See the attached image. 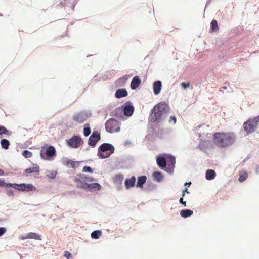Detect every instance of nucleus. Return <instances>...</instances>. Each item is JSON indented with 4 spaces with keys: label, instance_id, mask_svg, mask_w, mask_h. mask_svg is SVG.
I'll list each match as a JSON object with an SVG mask.
<instances>
[{
    "label": "nucleus",
    "instance_id": "nucleus-1",
    "mask_svg": "<svg viewBox=\"0 0 259 259\" xmlns=\"http://www.w3.org/2000/svg\"><path fill=\"white\" fill-rule=\"evenodd\" d=\"M170 111L169 105L165 101L156 104L150 110L148 118V125L156 123L161 124L167 117Z\"/></svg>",
    "mask_w": 259,
    "mask_h": 259
},
{
    "label": "nucleus",
    "instance_id": "nucleus-2",
    "mask_svg": "<svg viewBox=\"0 0 259 259\" xmlns=\"http://www.w3.org/2000/svg\"><path fill=\"white\" fill-rule=\"evenodd\" d=\"M237 140L236 134L232 132H215L212 135L214 144L218 147L225 148L234 145Z\"/></svg>",
    "mask_w": 259,
    "mask_h": 259
},
{
    "label": "nucleus",
    "instance_id": "nucleus-3",
    "mask_svg": "<svg viewBox=\"0 0 259 259\" xmlns=\"http://www.w3.org/2000/svg\"><path fill=\"white\" fill-rule=\"evenodd\" d=\"M156 161L158 167L168 174L172 175L176 163V157L170 153H163L156 156Z\"/></svg>",
    "mask_w": 259,
    "mask_h": 259
},
{
    "label": "nucleus",
    "instance_id": "nucleus-4",
    "mask_svg": "<svg viewBox=\"0 0 259 259\" xmlns=\"http://www.w3.org/2000/svg\"><path fill=\"white\" fill-rule=\"evenodd\" d=\"M115 152V147L111 143H103L98 148L97 156L100 159L109 158Z\"/></svg>",
    "mask_w": 259,
    "mask_h": 259
},
{
    "label": "nucleus",
    "instance_id": "nucleus-5",
    "mask_svg": "<svg viewBox=\"0 0 259 259\" xmlns=\"http://www.w3.org/2000/svg\"><path fill=\"white\" fill-rule=\"evenodd\" d=\"M56 150L51 145L45 144L40 151V158L44 160L53 161L56 156Z\"/></svg>",
    "mask_w": 259,
    "mask_h": 259
},
{
    "label": "nucleus",
    "instance_id": "nucleus-6",
    "mask_svg": "<svg viewBox=\"0 0 259 259\" xmlns=\"http://www.w3.org/2000/svg\"><path fill=\"white\" fill-rule=\"evenodd\" d=\"M259 115L249 118L243 124V128L246 135H249L254 132L258 127Z\"/></svg>",
    "mask_w": 259,
    "mask_h": 259
},
{
    "label": "nucleus",
    "instance_id": "nucleus-7",
    "mask_svg": "<svg viewBox=\"0 0 259 259\" xmlns=\"http://www.w3.org/2000/svg\"><path fill=\"white\" fill-rule=\"evenodd\" d=\"M121 122L115 118H110L105 123L106 131L110 134L118 133L120 131Z\"/></svg>",
    "mask_w": 259,
    "mask_h": 259
},
{
    "label": "nucleus",
    "instance_id": "nucleus-8",
    "mask_svg": "<svg viewBox=\"0 0 259 259\" xmlns=\"http://www.w3.org/2000/svg\"><path fill=\"white\" fill-rule=\"evenodd\" d=\"M92 115V112L89 110H84L80 111L77 114L73 115V121L78 123H82Z\"/></svg>",
    "mask_w": 259,
    "mask_h": 259
},
{
    "label": "nucleus",
    "instance_id": "nucleus-9",
    "mask_svg": "<svg viewBox=\"0 0 259 259\" xmlns=\"http://www.w3.org/2000/svg\"><path fill=\"white\" fill-rule=\"evenodd\" d=\"M80 188H82L86 191L92 192L100 190L102 186L97 182L91 183L81 182L80 184Z\"/></svg>",
    "mask_w": 259,
    "mask_h": 259
},
{
    "label": "nucleus",
    "instance_id": "nucleus-10",
    "mask_svg": "<svg viewBox=\"0 0 259 259\" xmlns=\"http://www.w3.org/2000/svg\"><path fill=\"white\" fill-rule=\"evenodd\" d=\"M135 162L134 158L131 155H126L122 157L118 161L119 164H121V168L122 169H129L134 165Z\"/></svg>",
    "mask_w": 259,
    "mask_h": 259
},
{
    "label": "nucleus",
    "instance_id": "nucleus-11",
    "mask_svg": "<svg viewBox=\"0 0 259 259\" xmlns=\"http://www.w3.org/2000/svg\"><path fill=\"white\" fill-rule=\"evenodd\" d=\"M101 139V134L99 131L94 129L91 135L88 140V145L89 146L94 148L96 147L97 143Z\"/></svg>",
    "mask_w": 259,
    "mask_h": 259
},
{
    "label": "nucleus",
    "instance_id": "nucleus-12",
    "mask_svg": "<svg viewBox=\"0 0 259 259\" xmlns=\"http://www.w3.org/2000/svg\"><path fill=\"white\" fill-rule=\"evenodd\" d=\"M121 107L122 108L124 115L126 116L127 118L131 117L133 115L135 107L131 101H126Z\"/></svg>",
    "mask_w": 259,
    "mask_h": 259
},
{
    "label": "nucleus",
    "instance_id": "nucleus-13",
    "mask_svg": "<svg viewBox=\"0 0 259 259\" xmlns=\"http://www.w3.org/2000/svg\"><path fill=\"white\" fill-rule=\"evenodd\" d=\"M96 181L93 177L84 175L83 174H78L75 178V181L77 182V187L80 188V184L81 182H93Z\"/></svg>",
    "mask_w": 259,
    "mask_h": 259
},
{
    "label": "nucleus",
    "instance_id": "nucleus-14",
    "mask_svg": "<svg viewBox=\"0 0 259 259\" xmlns=\"http://www.w3.org/2000/svg\"><path fill=\"white\" fill-rule=\"evenodd\" d=\"M110 115L112 117H115L120 120H125L127 118L121 106L116 108L114 110L112 111L110 114Z\"/></svg>",
    "mask_w": 259,
    "mask_h": 259
},
{
    "label": "nucleus",
    "instance_id": "nucleus-15",
    "mask_svg": "<svg viewBox=\"0 0 259 259\" xmlns=\"http://www.w3.org/2000/svg\"><path fill=\"white\" fill-rule=\"evenodd\" d=\"M148 126L150 132H152L154 136L160 139L163 138L164 130L163 128H160L159 126H156L152 124Z\"/></svg>",
    "mask_w": 259,
    "mask_h": 259
},
{
    "label": "nucleus",
    "instance_id": "nucleus-16",
    "mask_svg": "<svg viewBox=\"0 0 259 259\" xmlns=\"http://www.w3.org/2000/svg\"><path fill=\"white\" fill-rule=\"evenodd\" d=\"M62 163L64 165H66L68 167H70L73 169H75L78 167L80 165V163L82 161H74L71 159H69L66 157H63L62 158Z\"/></svg>",
    "mask_w": 259,
    "mask_h": 259
},
{
    "label": "nucleus",
    "instance_id": "nucleus-17",
    "mask_svg": "<svg viewBox=\"0 0 259 259\" xmlns=\"http://www.w3.org/2000/svg\"><path fill=\"white\" fill-rule=\"evenodd\" d=\"M78 135H74L69 139L66 140L67 145L72 148H78L79 145L78 144Z\"/></svg>",
    "mask_w": 259,
    "mask_h": 259
},
{
    "label": "nucleus",
    "instance_id": "nucleus-18",
    "mask_svg": "<svg viewBox=\"0 0 259 259\" xmlns=\"http://www.w3.org/2000/svg\"><path fill=\"white\" fill-rule=\"evenodd\" d=\"M147 180V177L146 175H140L138 176L136 182V187L143 190L146 185Z\"/></svg>",
    "mask_w": 259,
    "mask_h": 259
},
{
    "label": "nucleus",
    "instance_id": "nucleus-19",
    "mask_svg": "<svg viewBox=\"0 0 259 259\" xmlns=\"http://www.w3.org/2000/svg\"><path fill=\"white\" fill-rule=\"evenodd\" d=\"M137 178L136 176H132L130 178H127L124 180V186L126 189L128 190L136 187Z\"/></svg>",
    "mask_w": 259,
    "mask_h": 259
},
{
    "label": "nucleus",
    "instance_id": "nucleus-20",
    "mask_svg": "<svg viewBox=\"0 0 259 259\" xmlns=\"http://www.w3.org/2000/svg\"><path fill=\"white\" fill-rule=\"evenodd\" d=\"M36 187L30 183H21V188L20 191L21 192H33L36 190Z\"/></svg>",
    "mask_w": 259,
    "mask_h": 259
},
{
    "label": "nucleus",
    "instance_id": "nucleus-21",
    "mask_svg": "<svg viewBox=\"0 0 259 259\" xmlns=\"http://www.w3.org/2000/svg\"><path fill=\"white\" fill-rule=\"evenodd\" d=\"M132 74H125L121 77H119L115 81V85L116 87H123L125 85L128 77L131 76Z\"/></svg>",
    "mask_w": 259,
    "mask_h": 259
},
{
    "label": "nucleus",
    "instance_id": "nucleus-22",
    "mask_svg": "<svg viewBox=\"0 0 259 259\" xmlns=\"http://www.w3.org/2000/svg\"><path fill=\"white\" fill-rule=\"evenodd\" d=\"M128 96V92L126 88H118L116 90L114 97L117 99L126 97Z\"/></svg>",
    "mask_w": 259,
    "mask_h": 259
},
{
    "label": "nucleus",
    "instance_id": "nucleus-23",
    "mask_svg": "<svg viewBox=\"0 0 259 259\" xmlns=\"http://www.w3.org/2000/svg\"><path fill=\"white\" fill-rule=\"evenodd\" d=\"M141 79L139 76L136 75L134 76L130 84L131 89L135 90L138 88L141 84Z\"/></svg>",
    "mask_w": 259,
    "mask_h": 259
},
{
    "label": "nucleus",
    "instance_id": "nucleus-24",
    "mask_svg": "<svg viewBox=\"0 0 259 259\" xmlns=\"http://www.w3.org/2000/svg\"><path fill=\"white\" fill-rule=\"evenodd\" d=\"M153 93L155 95H158L161 92L162 83L160 80H156L153 82Z\"/></svg>",
    "mask_w": 259,
    "mask_h": 259
},
{
    "label": "nucleus",
    "instance_id": "nucleus-25",
    "mask_svg": "<svg viewBox=\"0 0 259 259\" xmlns=\"http://www.w3.org/2000/svg\"><path fill=\"white\" fill-rule=\"evenodd\" d=\"M152 178L154 181L160 183L163 180L164 176L162 172L156 170L152 172Z\"/></svg>",
    "mask_w": 259,
    "mask_h": 259
},
{
    "label": "nucleus",
    "instance_id": "nucleus-26",
    "mask_svg": "<svg viewBox=\"0 0 259 259\" xmlns=\"http://www.w3.org/2000/svg\"><path fill=\"white\" fill-rule=\"evenodd\" d=\"M157 187V185L153 183V182L148 181L143 188V191L145 192H150L153 191V190H156Z\"/></svg>",
    "mask_w": 259,
    "mask_h": 259
},
{
    "label": "nucleus",
    "instance_id": "nucleus-27",
    "mask_svg": "<svg viewBox=\"0 0 259 259\" xmlns=\"http://www.w3.org/2000/svg\"><path fill=\"white\" fill-rule=\"evenodd\" d=\"M32 167H28L25 169L24 171L26 174L36 173L39 174L40 171L39 166L35 163H32Z\"/></svg>",
    "mask_w": 259,
    "mask_h": 259
},
{
    "label": "nucleus",
    "instance_id": "nucleus-28",
    "mask_svg": "<svg viewBox=\"0 0 259 259\" xmlns=\"http://www.w3.org/2000/svg\"><path fill=\"white\" fill-rule=\"evenodd\" d=\"M219 30V27L218 24V21L213 19L210 22V27L209 29V32L214 33L218 31Z\"/></svg>",
    "mask_w": 259,
    "mask_h": 259
},
{
    "label": "nucleus",
    "instance_id": "nucleus-29",
    "mask_svg": "<svg viewBox=\"0 0 259 259\" xmlns=\"http://www.w3.org/2000/svg\"><path fill=\"white\" fill-rule=\"evenodd\" d=\"M215 171L211 169H208L205 171V179L207 180H212L216 177Z\"/></svg>",
    "mask_w": 259,
    "mask_h": 259
},
{
    "label": "nucleus",
    "instance_id": "nucleus-30",
    "mask_svg": "<svg viewBox=\"0 0 259 259\" xmlns=\"http://www.w3.org/2000/svg\"><path fill=\"white\" fill-rule=\"evenodd\" d=\"M0 145L3 149L7 150L10 145L9 141L6 139H2L0 141Z\"/></svg>",
    "mask_w": 259,
    "mask_h": 259
},
{
    "label": "nucleus",
    "instance_id": "nucleus-31",
    "mask_svg": "<svg viewBox=\"0 0 259 259\" xmlns=\"http://www.w3.org/2000/svg\"><path fill=\"white\" fill-rule=\"evenodd\" d=\"M83 134L85 137H88L91 134V128L89 123H87L84 125Z\"/></svg>",
    "mask_w": 259,
    "mask_h": 259
},
{
    "label": "nucleus",
    "instance_id": "nucleus-32",
    "mask_svg": "<svg viewBox=\"0 0 259 259\" xmlns=\"http://www.w3.org/2000/svg\"><path fill=\"white\" fill-rule=\"evenodd\" d=\"M248 177V174L245 170H242L239 172L238 181L240 182L245 181Z\"/></svg>",
    "mask_w": 259,
    "mask_h": 259
},
{
    "label": "nucleus",
    "instance_id": "nucleus-33",
    "mask_svg": "<svg viewBox=\"0 0 259 259\" xmlns=\"http://www.w3.org/2000/svg\"><path fill=\"white\" fill-rule=\"evenodd\" d=\"M12 134V132L8 130L5 126L0 125V137L2 135H6L8 136H11Z\"/></svg>",
    "mask_w": 259,
    "mask_h": 259
},
{
    "label": "nucleus",
    "instance_id": "nucleus-34",
    "mask_svg": "<svg viewBox=\"0 0 259 259\" xmlns=\"http://www.w3.org/2000/svg\"><path fill=\"white\" fill-rule=\"evenodd\" d=\"M193 213V212L192 210L190 209H183L181 210L180 212V215L183 218H186L188 217L191 216Z\"/></svg>",
    "mask_w": 259,
    "mask_h": 259
},
{
    "label": "nucleus",
    "instance_id": "nucleus-35",
    "mask_svg": "<svg viewBox=\"0 0 259 259\" xmlns=\"http://www.w3.org/2000/svg\"><path fill=\"white\" fill-rule=\"evenodd\" d=\"M13 183L6 182L3 178H0V187H12Z\"/></svg>",
    "mask_w": 259,
    "mask_h": 259
},
{
    "label": "nucleus",
    "instance_id": "nucleus-36",
    "mask_svg": "<svg viewBox=\"0 0 259 259\" xmlns=\"http://www.w3.org/2000/svg\"><path fill=\"white\" fill-rule=\"evenodd\" d=\"M57 174V171L55 170H49L46 171V176L51 179H54L56 178Z\"/></svg>",
    "mask_w": 259,
    "mask_h": 259
},
{
    "label": "nucleus",
    "instance_id": "nucleus-37",
    "mask_svg": "<svg viewBox=\"0 0 259 259\" xmlns=\"http://www.w3.org/2000/svg\"><path fill=\"white\" fill-rule=\"evenodd\" d=\"M27 237L28 239H34L35 240H41L40 236L39 234H37L35 233H28L27 234Z\"/></svg>",
    "mask_w": 259,
    "mask_h": 259
},
{
    "label": "nucleus",
    "instance_id": "nucleus-38",
    "mask_svg": "<svg viewBox=\"0 0 259 259\" xmlns=\"http://www.w3.org/2000/svg\"><path fill=\"white\" fill-rule=\"evenodd\" d=\"M101 235H102V232L101 231L96 230V231H94L91 233V237L92 238L97 239L101 236Z\"/></svg>",
    "mask_w": 259,
    "mask_h": 259
},
{
    "label": "nucleus",
    "instance_id": "nucleus-39",
    "mask_svg": "<svg viewBox=\"0 0 259 259\" xmlns=\"http://www.w3.org/2000/svg\"><path fill=\"white\" fill-rule=\"evenodd\" d=\"M124 178L123 175L122 174H118L115 175L114 177L113 178V180L115 182H119L121 183Z\"/></svg>",
    "mask_w": 259,
    "mask_h": 259
},
{
    "label": "nucleus",
    "instance_id": "nucleus-40",
    "mask_svg": "<svg viewBox=\"0 0 259 259\" xmlns=\"http://www.w3.org/2000/svg\"><path fill=\"white\" fill-rule=\"evenodd\" d=\"M22 155L25 158H29L32 156V153L27 150H23Z\"/></svg>",
    "mask_w": 259,
    "mask_h": 259
},
{
    "label": "nucleus",
    "instance_id": "nucleus-41",
    "mask_svg": "<svg viewBox=\"0 0 259 259\" xmlns=\"http://www.w3.org/2000/svg\"><path fill=\"white\" fill-rule=\"evenodd\" d=\"M82 171L83 172L92 174L94 172V169L88 165L83 166Z\"/></svg>",
    "mask_w": 259,
    "mask_h": 259
},
{
    "label": "nucleus",
    "instance_id": "nucleus-42",
    "mask_svg": "<svg viewBox=\"0 0 259 259\" xmlns=\"http://www.w3.org/2000/svg\"><path fill=\"white\" fill-rule=\"evenodd\" d=\"M12 188L20 191L21 188V183L18 184L16 183H13Z\"/></svg>",
    "mask_w": 259,
    "mask_h": 259
},
{
    "label": "nucleus",
    "instance_id": "nucleus-43",
    "mask_svg": "<svg viewBox=\"0 0 259 259\" xmlns=\"http://www.w3.org/2000/svg\"><path fill=\"white\" fill-rule=\"evenodd\" d=\"M181 86L183 89L186 90L190 86V83L189 82H183L181 83Z\"/></svg>",
    "mask_w": 259,
    "mask_h": 259
},
{
    "label": "nucleus",
    "instance_id": "nucleus-44",
    "mask_svg": "<svg viewBox=\"0 0 259 259\" xmlns=\"http://www.w3.org/2000/svg\"><path fill=\"white\" fill-rule=\"evenodd\" d=\"M169 123L173 122L174 124H176L177 122V118L175 115H172L170 117L169 119L168 120Z\"/></svg>",
    "mask_w": 259,
    "mask_h": 259
},
{
    "label": "nucleus",
    "instance_id": "nucleus-45",
    "mask_svg": "<svg viewBox=\"0 0 259 259\" xmlns=\"http://www.w3.org/2000/svg\"><path fill=\"white\" fill-rule=\"evenodd\" d=\"M198 147L201 150L204 151V149L206 148V146L204 143H199Z\"/></svg>",
    "mask_w": 259,
    "mask_h": 259
},
{
    "label": "nucleus",
    "instance_id": "nucleus-46",
    "mask_svg": "<svg viewBox=\"0 0 259 259\" xmlns=\"http://www.w3.org/2000/svg\"><path fill=\"white\" fill-rule=\"evenodd\" d=\"M78 144L79 145V146L80 145H82L84 143V142H83V140L81 138V136L78 135Z\"/></svg>",
    "mask_w": 259,
    "mask_h": 259
},
{
    "label": "nucleus",
    "instance_id": "nucleus-47",
    "mask_svg": "<svg viewBox=\"0 0 259 259\" xmlns=\"http://www.w3.org/2000/svg\"><path fill=\"white\" fill-rule=\"evenodd\" d=\"M64 256L67 259H69V258L71 257L72 255L69 251H65L64 252Z\"/></svg>",
    "mask_w": 259,
    "mask_h": 259
},
{
    "label": "nucleus",
    "instance_id": "nucleus-48",
    "mask_svg": "<svg viewBox=\"0 0 259 259\" xmlns=\"http://www.w3.org/2000/svg\"><path fill=\"white\" fill-rule=\"evenodd\" d=\"M6 194H14V191L12 189H6Z\"/></svg>",
    "mask_w": 259,
    "mask_h": 259
},
{
    "label": "nucleus",
    "instance_id": "nucleus-49",
    "mask_svg": "<svg viewBox=\"0 0 259 259\" xmlns=\"http://www.w3.org/2000/svg\"><path fill=\"white\" fill-rule=\"evenodd\" d=\"M6 231V228L4 227L0 228V236H2Z\"/></svg>",
    "mask_w": 259,
    "mask_h": 259
},
{
    "label": "nucleus",
    "instance_id": "nucleus-50",
    "mask_svg": "<svg viewBox=\"0 0 259 259\" xmlns=\"http://www.w3.org/2000/svg\"><path fill=\"white\" fill-rule=\"evenodd\" d=\"M185 193H190L187 187H186L185 189L182 190V194H185Z\"/></svg>",
    "mask_w": 259,
    "mask_h": 259
},
{
    "label": "nucleus",
    "instance_id": "nucleus-51",
    "mask_svg": "<svg viewBox=\"0 0 259 259\" xmlns=\"http://www.w3.org/2000/svg\"><path fill=\"white\" fill-rule=\"evenodd\" d=\"M132 144V142L130 141H126L124 143V146H126L127 145H131Z\"/></svg>",
    "mask_w": 259,
    "mask_h": 259
},
{
    "label": "nucleus",
    "instance_id": "nucleus-52",
    "mask_svg": "<svg viewBox=\"0 0 259 259\" xmlns=\"http://www.w3.org/2000/svg\"><path fill=\"white\" fill-rule=\"evenodd\" d=\"M191 184H192V183H191V181H190V182H185V183H184V185L185 187H189Z\"/></svg>",
    "mask_w": 259,
    "mask_h": 259
},
{
    "label": "nucleus",
    "instance_id": "nucleus-53",
    "mask_svg": "<svg viewBox=\"0 0 259 259\" xmlns=\"http://www.w3.org/2000/svg\"><path fill=\"white\" fill-rule=\"evenodd\" d=\"M180 202L182 203L183 205H184V206H186V202L183 201V199L182 198H181L180 199Z\"/></svg>",
    "mask_w": 259,
    "mask_h": 259
},
{
    "label": "nucleus",
    "instance_id": "nucleus-54",
    "mask_svg": "<svg viewBox=\"0 0 259 259\" xmlns=\"http://www.w3.org/2000/svg\"><path fill=\"white\" fill-rule=\"evenodd\" d=\"M5 175L4 171L2 169H0V176H3Z\"/></svg>",
    "mask_w": 259,
    "mask_h": 259
},
{
    "label": "nucleus",
    "instance_id": "nucleus-55",
    "mask_svg": "<svg viewBox=\"0 0 259 259\" xmlns=\"http://www.w3.org/2000/svg\"><path fill=\"white\" fill-rule=\"evenodd\" d=\"M255 171L257 174H259V165H256Z\"/></svg>",
    "mask_w": 259,
    "mask_h": 259
},
{
    "label": "nucleus",
    "instance_id": "nucleus-56",
    "mask_svg": "<svg viewBox=\"0 0 259 259\" xmlns=\"http://www.w3.org/2000/svg\"><path fill=\"white\" fill-rule=\"evenodd\" d=\"M212 0H207L205 8L211 3Z\"/></svg>",
    "mask_w": 259,
    "mask_h": 259
},
{
    "label": "nucleus",
    "instance_id": "nucleus-57",
    "mask_svg": "<svg viewBox=\"0 0 259 259\" xmlns=\"http://www.w3.org/2000/svg\"><path fill=\"white\" fill-rule=\"evenodd\" d=\"M77 1H75L73 2V4H72V9H73L75 5L77 4Z\"/></svg>",
    "mask_w": 259,
    "mask_h": 259
},
{
    "label": "nucleus",
    "instance_id": "nucleus-58",
    "mask_svg": "<svg viewBox=\"0 0 259 259\" xmlns=\"http://www.w3.org/2000/svg\"><path fill=\"white\" fill-rule=\"evenodd\" d=\"M97 77V75H95L94 77V81H95V82H97L98 81H99V79H98V78H96V77Z\"/></svg>",
    "mask_w": 259,
    "mask_h": 259
},
{
    "label": "nucleus",
    "instance_id": "nucleus-59",
    "mask_svg": "<svg viewBox=\"0 0 259 259\" xmlns=\"http://www.w3.org/2000/svg\"><path fill=\"white\" fill-rule=\"evenodd\" d=\"M111 107H112V105H111V104H109V105L107 106V108L108 110H111Z\"/></svg>",
    "mask_w": 259,
    "mask_h": 259
},
{
    "label": "nucleus",
    "instance_id": "nucleus-60",
    "mask_svg": "<svg viewBox=\"0 0 259 259\" xmlns=\"http://www.w3.org/2000/svg\"><path fill=\"white\" fill-rule=\"evenodd\" d=\"M21 239L22 240H25V239H28V238L27 237V235H26L25 236H22L21 237Z\"/></svg>",
    "mask_w": 259,
    "mask_h": 259
},
{
    "label": "nucleus",
    "instance_id": "nucleus-61",
    "mask_svg": "<svg viewBox=\"0 0 259 259\" xmlns=\"http://www.w3.org/2000/svg\"><path fill=\"white\" fill-rule=\"evenodd\" d=\"M225 191V190L223 189V190H222L221 189L220 190V191H218L217 194H218V193H224Z\"/></svg>",
    "mask_w": 259,
    "mask_h": 259
},
{
    "label": "nucleus",
    "instance_id": "nucleus-62",
    "mask_svg": "<svg viewBox=\"0 0 259 259\" xmlns=\"http://www.w3.org/2000/svg\"><path fill=\"white\" fill-rule=\"evenodd\" d=\"M248 159H249V157H247V158H245V159L243 161V163H245V162L247 160H248Z\"/></svg>",
    "mask_w": 259,
    "mask_h": 259
},
{
    "label": "nucleus",
    "instance_id": "nucleus-63",
    "mask_svg": "<svg viewBox=\"0 0 259 259\" xmlns=\"http://www.w3.org/2000/svg\"><path fill=\"white\" fill-rule=\"evenodd\" d=\"M13 169L15 171H17L18 170V168H14Z\"/></svg>",
    "mask_w": 259,
    "mask_h": 259
},
{
    "label": "nucleus",
    "instance_id": "nucleus-64",
    "mask_svg": "<svg viewBox=\"0 0 259 259\" xmlns=\"http://www.w3.org/2000/svg\"><path fill=\"white\" fill-rule=\"evenodd\" d=\"M3 16V14L0 13V16Z\"/></svg>",
    "mask_w": 259,
    "mask_h": 259
}]
</instances>
